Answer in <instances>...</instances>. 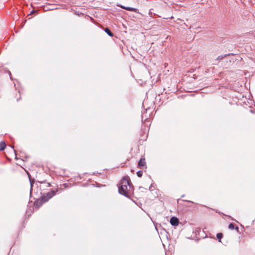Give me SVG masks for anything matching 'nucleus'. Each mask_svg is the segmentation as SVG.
Masks as SVG:
<instances>
[{
    "instance_id": "1",
    "label": "nucleus",
    "mask_w": 255,
    "mask_h": 255,
    "mask_svg": "<svg viewBox=\"0 0 255 255\" xmlns=\"http://www.w3.org/2000/svg\"><path fill=\"white\" fill-rule=\"evenodd\" d=\"M129 179L128 177H124L121 180L119 187V192L120 194L125 196H128L129 194L128 188H130Z\"/></svg>"
},
{
    "instance_id": "2",
    "label": "nucleus",
    "mask_w": 255,
    "mask_h": 255,
    "mask_svg": "<svg viewBox=\"0 0 255 255\" xmlns=\"http://www.w3.org/2000/svg\"><path fill=\"white\" fill-rule=\"evenodd\" d=\"M170 223L172 226H177L178 225L179 221L176 217H173L171 218Z\"/></svg>"
},
{
    "instance_id": "3",
    "label": "nucleus",
    "mask_w": 255,
    "mask_h": 255,
    "mask_svg": "<svg viewBox=\"0 0 255 255\" xmlns=\"http://www.w3.org/2000/svg\"><path fill=\"white\" fill-rule=\"evenodd\" d=\"M55 194V192L54 191H52L51 192H48L47 193V196H48V198L47 199H45V197H43V200L44 201H47L49 199L51 198V197H52L53 196H54Z\"/></svg>"
},
{
    "instance_id": "4",
    "label": "nucleus",
    "mask_w": 255,
    "mask_h": 255,
    "mask_svg": "<svg viewBox=\"0 0 255 255\" xmlns=\"http://www.w3.org/2000/svg\"><path fill=\"white\" fill-rule=\"evenodd\" d=\"M146 164L145 159L144 158H141L140 160L139 161L138 163V165L139 167H143L145 166Z\"/></svg>"
},
{
    "instance_id": "5",
    "label": "nucleus",
    "mask_w": 255,
    "mask_h": 255,
    "mask_svg": "<svg viewBox=\"0 0 255 255\" xmlns=\"http://www.w3.org/2000/svg\"><path fill=\"white\" fill-rule=\"evenodd\" d=\"M121 7L122 8L125 9L127 10H128V11H136V8H133V7H126V6H121Z\"/></svg>"
},
{
    "instance_id": "6",
    "label": "nucleus",
    "mask_w": 255,
    "mask_h": 255,
    "mask_svg": "<svg viewBox=\"0 0 255 255\" xmlns=\"http://www.w3.org/2000/svg\"><path fill=\"white\" fill-rule=\"evenodd\" d=\"M6 144L4 142L1 141L0 142V151L3 150L5 147Z\"/></svg>"
},
{
    "instance_id": "7",
    "label": "nucleus",
    "mask_w": 255,
    "mask_h": 255,
    "mask_svg": "<svg viewBox=\"0 0 255 255\" xmlns=\"http://www.w3.org/2000/svg\"><path fill=\"white\" fill-rule=\"evenodd\" d=\"M105 32L110 36H113V33L110 31V30L107 28H106L105 30Z\"/></svg>"
},
{
    "instance_id": "8",
    "label": "nucleus",
    "mask_w": 255,
    "mask_h": 255,
    "mask_svg": "<svg viewBox=\"0 0 255 255\" xmlns=\"http://www.w3.org/2000/svg\"><path fill=\"white\" fill-rule=\"evenodd\" d=\"M223 237V234L222 233H218L217 235V238L219 240V242H221L220 240L222 239Z\"/></svg>"
},
{
    "instance_id": "9",
    "label": "nucleus",
    "mask_w": 255,
    "mask_h": 255,
    "mask_svg": "<svg viewBox=\"0 0 255 255\" xmlns=\"http://www.w3.org/2000/svg\"><path fill=\"white\" fill-rule=\"evenodd\" d=\"M137 175L138 177H140L142 175V171L139 170L137 172Z\"/></svg>"
},
{
    "instance_id": "10",
    "label": "nucleus",
    "mask_w": 255,
    "mask_h": 255,
    "mask_svg": "<svg viewBox=\"0 0 255 255\" xmlns=\"http://www.w3.org/2000/svg\"><path fill=\"white\" fill-rule=\"evenodd\" d=\"M229 229L230 230H233L234 229V225L233 223H230L229 224Z\"/></svg>"
},
{
    "instance_id": "11",
    "label": "nucleus",
    "mask_w": 255,
    "mask_h": 255,
    "mask_svg": "<svg viewBox=\"0 0 255 255\" xmlns=\"http://www.w3.org/2000/svg\"><path fill=\"white\" fill-rule=\"evenodd\" d=\"M224 58V56L222 55L219 56L217 58V60H220Z\"/></svg>"
},
{
    "instance_id": "12",
    "label": "nucleus",
    "mask_w": 255,
    "mask_h": 255,
    "mask_svg": "<svg viewBox=\"0 0 255 255\" xmlns=\"http://www.w3.org/2000/svg\"><path fill=\"white\" fill-rule=\"evenodd\" d=\"M236 230L238 231V230H239V228H238V227H237L236 228Z\"/></svg>"
}]
</instances>
